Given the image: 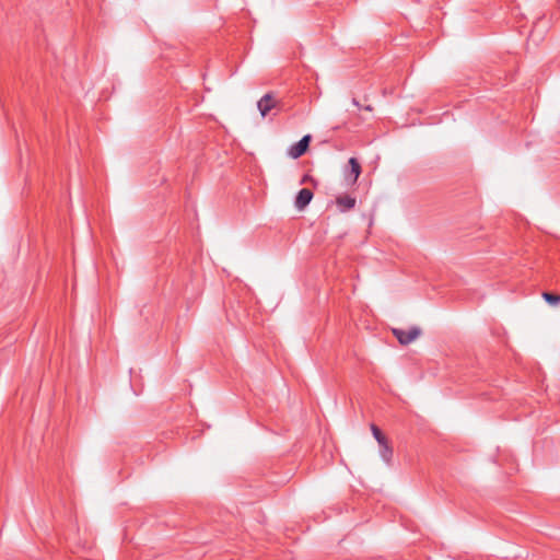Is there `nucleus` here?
<instances>
[{
  "label": "nucleus",
  "mask_w": 560,
  "mask_h": 560,
  "mask_svg": "<svg viewBox=\"0 0 560 560\" xmlns=\"http://www.w3.org/2000/svg\"><path fill=\"white\" fill-rule=\"evenodd\" d=\"M357 199L350 195H340L336 198V205L340 212H347L355 207Z\"/></svg>",
  "instance_id": "39448f33"
},
{
  "label": "nucleus",
  "mask_w": 560,
  "mask_h": 560,
  "mask_svg": "<svg viewBox=\"0 0 560 560\" xmlns=\"http://www.w3.org/2000/svg\"><path fill=\"white\" fill-rule=\"evenodd\" d=\"M393 334L400 345L406 346L415 341L421 335V329L417 326H412L409 329L393 328Z\"/></svg>",
  "instance_id": "f257e3e1"
},
{
  "label": "nucleus",
  "mask_w": 560,
  "mask_h": 560,
  "mask_svg": "<svg viewBox=\"0 0 560 560\" xmlns=\"http://www.w3.org/2000/svg\"><path fill=\"white\" fill-rule=\"evenodd\" d=\"M542 298L550 305H557L560 302V294L544 292Z\"/></svg>",
  "instance_id": "1a4fd4ad"
},
{
  "label": "nucleus",
  "mask_w": 560,
  "mask_h": 560,
  "mask_svg": "<svg viewBox=\"0 0 560 560\" xmlns=\"http://www.w3.org/2000/svg\"><path fill=\"white\" fill-rule=\"evenodd\" d=\"M349 165H350V175L353 176L352 184L357 183L360 174H361V165L359 161L355 158L349 159Z\"/></svg>",
  "instance_id": "423d86ee"
},
{
  "label": "nucleus",
  "mask_w": 560,
  "mask_h": 560,
  "mask_svg": "<svg viewBox=\"0 0 560 560\" xmlns=\"http://www.w3.org/2000/svg\"><path fill=\"white\" fill-rule=\"evenodd\" d=\"M371 430L373 433V436L377 441L378 444H384L385 441H387L386 436L383 434V432L378 429L377 425L372 424Z\"/></svg>",
  "instance_id": "6e6552de"
},
{
  "label": "nucleus",
  "mask_w": 560,
  "mask_h": 560,
  "mask_svg": "<svg viewBox=\"0 0 560 560\" xmlns=\"http://www.w3.org/2000/svg\"><path fill=\"white\" fill-rule=\"evenodd\" d=\"M278 106V101L272 93L265 94L258 102L257 107L262 117H266L269 112Z\"/></svg>",
  "instance_id": "f03ea898"
},
{
  "label": "nucleus",
  "mask_w": 560,
  "mask_h": 560,
  "mask_svg": "<svg viewBox=\"0 0 560 560\" xmlns=\"http://www.w3.org/2000/svg\"><path fill=\"white\" fill-rule=\"evenodd\" d=\"M380 445V455L381 457L387 463L389 464L390 460H392V457H393V448L392 446L389 445L388 443V440L384 442V444H378Z\"/></svg>",
  "instance_id": "0eeeda50"
},
{
  "label": "nucleus",
  "mask_w": 560,
  "mask_h": 560,
  "mask_svg": "<svg viewBox=\"0 0 560 560\" xmlns=\"http://www.w3.org/2000/svg\"><path fill=\"white\" fill-rule=\"evenodd\" d=\"M311 140H312L311 135H305L299 142H296L289 149V155L292 159H299L302 155H304L306 153V151L308 150Z\"/></svg>",
  "instance_id": "7ed1b4c3"
},
{
  "label": "nucleus",
  "mask_w": 560,
  "mask_h": 560,
  "mask_svg": "<svg viewBox=\"0 0 560 560\" xmlns=\"http://www.w3.org/2000/svg\"><path fill=\"white\" fill-rule=\"evenodd\" d=\"M352 103H353L355 106H358V107L360 106V105H359V102H358L355 98H353V100H352Z\"/></svg>",
  "instance_id": "9d476101"
},
{
  "label": "nucleus",
  "mask_w": 560,
  "mask_h": 560,
  "mask_svg": "<svg viewBox=\"0 0 560 560\" xmlns=\"http://www.w3.org/2000/svg\"><path fill=\"white\" fill-rule=\"evenodd\" d=\"M313 196L314 195L311 189H308V188L301 189L295 197V201H294L295 208L298 210H304L312 201Z\"/></svg>",
  "instance_id": "20e7f679"
},
{
  "label": "nucleus",
  "mask_w": 560,
  "mask_h": 560,
  "mask_svg": "<svg viewBox=\"0 0 560 560\" xmlns=\"http://www.w3.org/2000/svg\"><path fill=\"white\" fill-rule=\"evenodd\" d=\"M365 110H372V106L368 105L364 107Z\"/></svg>",
  "instance_id": "9b49d317"
}]
</instances>
